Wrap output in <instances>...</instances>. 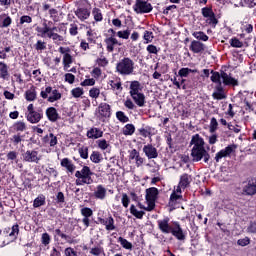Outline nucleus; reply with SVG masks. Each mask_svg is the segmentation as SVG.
Here are the masks:
<instances>
[{
	"label": "nucleus",
	"instance_id": "f03ea898",
	"mask_svg": "<svg viewBox=\"0 0 256 256\" xmlns=\"http://www.w3.org/2000/svg\"><path fill=\"white\" fill-rule=\"evenodd\" d=\"M190 145H193L191 150V157L193 161H201V159H204V161H209V159H211L209 152H207L205 149V140L203 137H201V135H193Z\"/></svg>",
	"mask_w": 256,
	"mask_h": 256
},
{
	"label": "nucleus",
	"instance_id": "aec40b11",
	"mask_svg": "<svg viewBox=\"0 0 256 256\" xmlns=\"http://www.w3.org/2000/svg\"><path fill=\"white\" fill-rule=\"evenodd\" d=\"M138 133L141 137L147 139V137H153V135H155V128L149 125L145 126V124H143V126L138 129Z\"/></svg>",
	"mask_w": 256,
	"mask_h": 256
},
{
	"label": "nucleus",
	"instance_id": "69168bd1",
	"mask_svg": "<svg viewBox=\"0 0 256 256\" xmlns=\"http://www.w3.org/2000/svg\"><path fill=\"white\" fill-rule=\"evenodd\" d=\"M113 223H114L113 217L107 218L105 222L107 231H113L115 229V225H113Z\"/></svg>",
	"mask_w": 256,
	"mask_h": 256
},
{
	"label": "nucleus",
	"instance_id": "f8f14e48",
	"mask_svg": "<svg viewBox=\"0 0 256 256\" xmlns=\"http://www.w3.org/2000/svg\"><path fill=\"white\" fill-rule=\"evenodd\" d=\"M104 43L108 53H113V51H115V47H121V45H123V43L119 42L116 37H106L104 39Z\"/></svg>",
	"mask_w": 256,
	"mask_h": 256
},
{
	"label": "nucleus",
	"instance_id": "de8ad7c7",
	"mask_svg": "<svg viewBox=\"0 0 256 256\" xmlns=\"http://www.w3.org/2000/svg\"><path fill=\"white\" fill-rule=\"evenodd\" d=\"M83 93H85V91L81 87H76L71 90V95L75 99H79V97H81Z\"/></svg>",
	"mask_w": 256,
	"mask_h": 256
},
{
	"label": "nucleus",
	"instance_id": "6e6552de",
	"mask_svg": "<svg viewBox=\"0 0 256 256\" xmlns=\"http://www.w3.org/2000/svg\"><path fill=\"white\" fill-rule=\"evenodd\" d=\"M133 10L135 13L143 15L145 13H151V11H153V5L145 0H136L133 5Z\"/></svg>",
	"mask_w": 256,
	"mask_h": 256
},
{
	"label": "nucleus",
	"instance_id": "5701e85b",
	"mask_svg": "<svg viewBox=\"0 0 256 256\" xmlns=\"http://www.w3.org/2000/svg\"><path fill=\"white\" fill-rule=\"evenodd\" d=\"M11 23H13V19L11 16H9V14H0V29H7V27L11 26Z\"/></svg>",
	"mask_w": 256,
	"mask_h": 256
},
{
	"label": "nucleus",
	"instance_id": "0eeeda50",
	"mask_svg": "<svg viewBox=\"0 0 256 256\" xmlns=\"http://www.w3.org/2000/svg\"><path fill=\"white\" fill-rule=\"evenodd\" d=\"M28 113L26 114V119L29 123L36 124L43 119V109L38 108L35 110V106L33 104H29L27 107Z\"/></svg>",
	"mask_w": 256,
	"mask_h": 256
},
{
	"label": "nucleus",
	"instance_id": "b1692460",
	"mask_svg": "<svg viewBox=\"0 0 256 256\" xmlns=\"http://www.w3.org/2000/svg\"><path fill=\"white\" fill-rule=\"evenodd\" d=\"M141 91H143L141 82L137 80L130 81L129 95H135L136 93H141Z\"/></svg>",
	"mask_w": 256,
	"mask_h": 256
},
{
	"label": "nucleus",
	"instance_id": "052dcab7",
	"mask_svg": "<svg viewBox=\"0 0 256 256\" xmlns=\"http://www.w3.org/2000/svg\"><path fill=\"white\" fill-rule=\"evenodd\" d=\"M103 155L99 151H93L90 155V161H102Z\"/></svg>",
	"mask_w": 256,
	"mask_h": 256
},
{
	"label": "nucleus",
	"instance_id": "c756f323",
	"mask_svg": "<svg viewBox=\"0 0 256 256\" xmlns=\"http://www.w3.org/2000/svg\"><path fill=\"white\" fill-rule=\"evenodd\" d=\"M216 178L223 183H229V181H231V175H229L227 170H221V172L216 175Z\"/></svg>",
	"mask_w": 256,
	"mask_h": 256
},
{
	"label": "nucleus",
	"instance_id": "49530a36",
	"mask_svg": "<svg viewBox=\"0 0 256 256\" xmlns=\"http://www.w3.org/2000/svg\"><path fill=\"white\" fill-rule=\"evenodd\" d=\"M81 159H89V147L83 146L78 149Z\"/></svg>",
	"mask_w": 256,
	"mask_h": 256
},
{
	"label": "nucleus",
	"instance_id": "3c124183",
	"mask_svg": "<svg viewBox=\"0 0 256 256\" xmlns=\"http://www.w3.org/2000/svg\"><path fill=\"white\" fill-rule=\"evenodd\" d=\"M230 45L235 49H241L243 47V42H241L237 37H233L230 40Z\"/></svg>",
	"mask_w": 256,
	"mask_h": 256
},
{
	"label": "nucleus",
	"instance_id": "6ab92c4d",
	"mask_svg": "<svg viewBox=\"0 0 256 256\" xmlns=\"http://www.w3.org/2000/svg\"><path fill=\"white\" fill-rule=\"evenodd\" d=\"M10 131L12 133L20 134L23 133L24 131H27V124L24 121H16L12 124L10 127Z\"/></svg>",
	"mask_w": 256,
	"mask_h": 256
},
{
	"label": "nucleus",
	"instance_id": "f704fd0d",
	"mask_svg": "<svg viewBox=\"0 0 256 256\" xmlns=\"http://www.w3.org/2000/svg\"><path fill=\"white\" fill-rule=\"evenodd\" d=\"M92 15L94 17V21H96V23H101V21H103V12H101V9L95 7L92 10Z\"/></svg>",
	"mask_w": 256,
	"mask_h": 256
},
{
	"label": "nucleus",
	"instance_id": "774afa93",
	"mask_svg": "<svg viewBox=\"0 0 256 256\" xmlns=\"http://www.w3.org/2000/svg\"><path fill=\"white\" fill-rule=\"evenodd\" d=\"M96 64L98 65V67H107V65H109V60H107V58H98L96 60Z\"/></svg>",
	"mask_w": 256,
	"mask_h": 256
},
{
	"label": "nucleus",
	"instance_id": "e433bc0d",
	"mask_svg": "<svg viewBox=\"0 0 256 256\" xmlns=\"http://www.w3.org/2000/svg\"><path fill=\"white\" fill-rule=\"evenodd\" d=\"M72 63H73V56H71L69 53H65V55H63L64 69H69Z\"/></svg>",
	"mask_w": 256,
	"mask_h": 256
},
{
	"label": "nucleus",
	"instance_id": "37998d69",
	"mask_svg": "<svg viewBox=\"0 0 256 256\" xmlns=\"http://www.w3.org/2000/svg\"><path fill=\"white\" fill-rule=\"evenodd\" d=\"M130 213L134 215L136 219H143V215H145V212L137 210V208H135V205H131Z\"/></svg>",
	"mask_w": 256,
	"mask_h": 256
},
{
	"label": "nucleus",
	"instance_id": "bb28decb",
	"mask_svg": "<svg viewBox=\"0 0 256 256\" xmlns=\"http://www.w3.org/2000/svg\"><path fill=\"white\" fill-rule=\"evenodd\" d=\"M9 66L5 62H0V79L3 81H9Z\"/></svg>",
	"mask_w": 256,
	"mask_h": 256
},
{
	"label": "nucleus",
	"instance_id": "a211bd4d",
	"mask_svg": "<svg viewBox=\"0 0 256 256\" xmlns=\"http://www.w3.org/2000/svg\"><path fill=\"white\" fill-rule=\"evenodd\" d=\"M143 153L147 156L148 159H157V157H159L157 148L151 144H147L143 147Z\"/></svg>",
	"mask_w": 256,
	"mask_h": 256
},
{
	"label": "nucleus",
	"instance_id": "680f3d73",
	"mask_svg": "<svg viewBox=\"0 0 256 256\" xmlns=\"http://www.w3.org/2000/svg\"><path fill=\"white\" fill-rule=\"evenodd\" d=\"M208 25H213V27L217 26V23H219V20H217V17L215 16V13L206 17Z\"/></svg>",
	"mask_w": 256,
	"mask_h": 256
},
{
	"label": "nucleus",
	"instance_id": "603ef678",
	"mask_svg": "<svg viewBox=\"0 0 256 256\" xmlns=\"http://www.w3.org/2000/svg\"><path fill=\"white\" fill-rule=\"evenodd\" d=\"M241 7H248V9H253L256 6L255 0H241Z\"/></svg>",
	"mask_w": 256,
	"mask_h": 256
},
{
	"label": "nucleus",
	"instance_id": "412c9836",
	"mask_svg": "<svg viewBox=\"0 0 256 256\" xmlns=\"http://www.w3.org/2000/svg\"><path fill=\"white\" fill-rule=\"evenodd\" d=\"M86 137H88V139H101V137H103V130H101V128L92 127L87 131Z\"/></svg>",
	"mask_w": 256,
	"mask_h": 256
},
{
	"label": "nucleus",
	"instance_id": "20e7f679",
	"mask_svg": "<svg viewBox=\"0 0 256 256\" xmlns=\"http://www.w3.org/2000/svg\"><path fill=\"white\" fill-rule=\"evenodd\" d=\"M115 69L116 73H118V75H122L123 77L133 75V71H135V62L129 57H124L116 64Z\"/></svg>",
	"mask_w": 256,
	"mask_h": 256
},
{
	"label": "nucleus",
	"instance_id": "ea45409f",
	"mask_svg": "<svg viewBox=\"0 0 256 256\" xmlns=\"http://www.w3.org/2000/svg\"><path fill=\"white\" fill-rule=\"evenodd\" d=\"M192 35L195 39H198V41H209V36L203 31L194 32Z\"/></svg>",
	"mask_w": 256,
	"mask_h": 256
},
{
	"label": "nucleus",
	"instance_id": "0e129e2a",
	"mask_svg": "<svg viewBox=\"0 0 256 256\" xmlns=\"http://www.w3.org/2000/svg\"><path fill=\"white\" fill-rule=\"evenodd\" d=\"M91 75L92 77H94V79H99V77L103 75V71L101 70L100 67H94L93 70L91 71Z\"/></svg>",
	"mask_w": 256,
	"mask_h": 256
},
{
	"label": "nucleus",
	"instance_id": "393cba45",
	"mask_svg": "<svg viewBox=\"0 0 256 256\" xmlns=\"http://www.w3.org/2000/svg\"><path fill=\"white\" fill-rule=\"evenodd\" d=\"M158 227L162 233L169 234L173 229V226L169 225V218H165L163 220L158 221Z\"/></svg>",
	"mask_w": 256,
	"mask_h": 256
},
{
	"label": "nucleus",
	"instance_id": "cd10ccee",
	"mask_svg": "<svg viewBox=\"0 0 256 256\" xmlns=\"http://www.w3.org/2000/svg\"><path fill=\"white\" fill-rule=\"evenodd\" d=\"M24 161H39V152L36 150H28L23 154Z\"/></svg>",
	"mask_w": 256,
	"mask_h": 256
},
{
	"label": "nucleus",
	"instance_id": "39448f33",
	"mask_svg": "<svg viewBox=\"0 0 256 256\" xmlns=\"http://www.w3.org/2000/svg\"><path fill=\"white\" fill-rule=\"evenodd\" d=\"M92 175L93 172H91V169L84 166L81 171H76L75 173V177L77 178L76 185H91L93 183Z\"/></svg>",
	"mask_w": 256,
	"mask_h": 256
},
{
	"label": "nucleus",
	"instance_id": "13d9d810",
	"mask_svg": "<svg viewBox=\"0 0 256 256\" xmlns=\"http://www.w3.org/2000/svg\"><path fill=\"white\" fill-rule=\"evenodd\" d=\"M119 243L124 247V249H133V244L123 237H119Z\"/></svg>",
	"mask_w": 256,
	"mask_h": 256
},
{
	"label": "nucleus",
	"instance_id": "e2e57ef3",
	"mask_svg": "<svg viewBox=\"0 0 256 256\" xmlns=\"http://www.w3.org/2000/svg\"><path fill=\"white\" fill-rule=\"evenodd\" d=\"M99 149H102V151H105V149L109 148V143L105 139H100L96 141Z\"/></svg>",
	"mask_w": 256,
	"mask_h": 256
},
{
	"label": "nucleus",
	"instance_id": "4468645a",
	"mask_svg": "<svg viewBox=\"0 0 256 256\" xmlns=\"http://www.w3.org/2000/svg\"><path fill=\"white\" fill-rule=\"evenodd\" d=\"M212 97L213 99H216V101L227 99V94H225V88H223V84H216Z\"/></svg>",
	"mask_w": 256,
	"mask_h": 256
},
{
	"label": "nucleus",
	"instance_id": "09e8293b",
	"mask_svg": "<svg viewBox=\"0 0 256 256\" xmlns=\"http://www.w3.org/2000/svg\"><path fill=\"white\" fill-rule=\"evenodd\" d=\"M48 13L50 15V19H52L54 23H57V21H59V11H57V9L51 8L49 9Z\"/></svg>",
	"mask_w": 256,
	"mask_h": 256
},
{
	"label": "nucleus",
	"instance_id": "2eb2a0df",
	"mask_svg": "<svg viewBox=\"0 0 256 256\" xmlns=\"http://www.w3.org/2000/svg\"><path fill=\"white\" fill-rule=\"evenodd\" d=\"M74 14L79 19V21H87V19H89V17H91V10H89L88 8H84V7H78L74 11Z\"/></svg>",
	"mask_w": 256,
	"mask_h": 256
},
{
	"label": "nucleus",
	"instance_id": "4d7b16f0",
	"mask_svg": "<svg viewBox=\"0 0 256 256\" xmlns=\"http://www.w3.org/2000/svg\"><path fill=\"white\" fill-rule=\"evenodd\" d=\"M45 205V196L41 195L38 196L35 200H34V204L33 207L37 208V207H41Z\"/></svg>",
	"mask_w": 256,
	"mask_h": 256
},
{
	"label": "nucleus",
	"instance_id": "a19ab883",
	"mask_svg": "<svg viewBox=\"0 0 256 256\" xmlns=\"http://www.w3.org/2000/svg\"><path fill=\"white\" fill-rule=\"evenodd\" d=\"M106 194H107V190L104 187H102L101 185H99L95 192V197L97 199H105Z\"/></svg>",
	"mask_w": 256,
	"mask_h": 256
},
{
	"label": "nucleus",
	"instance_id": "f257e3e1",
	"mask_svg": "<svg viewBox=\"0 0 256 256\" xmlns=\"http://www.w3.org/2000/svg\"><path fill=\"white\" fill-rule=\"evenodd\" d=\"M43 27L37 26L35 31L37 33V37H42L43 39L48 38L52 39V41L59 45L65 41V37L61 36L57 31L61 32V28L53 26V21L45 20L42 24Z\"/></svg>",
	"mask_w": 256,
	"mask_h": 256
},
{
	"label": "nucleus",
	"instance_id": "7ed1b4c3",
	"mask_svg": "<svg viewBox=\"0 0 256 256\" xmlns=\"http://www.w3.org/2000/svg\"><path fill=\"white\" fill-rule=\"evenodd\" d=\"M210 81L212 83H216V85H225L226 87H239V80L231 77V74H227V72L220 70V72L211 70Z\"/></svg>",
	"mask_w": 256,
	"mask_h": 256
},
{
	"label": "nucleus",
	"instance_id": "9d476101",
	"mask_svg": "<svg viewBox=\"0 0 256 256\" xmlns=\"http://www.w3.org/2000/svg\"><path fill=\"white\" fill-rule=\"evenodd\" d=\"M235 151H237L236 144H230L224 149L220 150L215 155V161H220V159H224L226 157H231V155H235Z\"/></svg>",
	"mask_w": 256,
	"mask_h": 256
},
{
	"label": "nucleus",
	"instance_id": "4be33fe9",
	"mask_svg": "<svg viewBox=\"0 0 256 256\" xmlns=\"http://www.w3.org/2000/svg\"><path fill=\"white\" fill-rule=\"evenodd\" d=\"M130 97L133 99L134 103L138 107H145V94L143 92H138L136 94H131Z\"/></svg>",
	"mask_w": 256,
	"mask_h": 256
},
{
	"label": "nucleus",
	"instance_id": "423d86ee",
	"mask_svg": "<svg viewBox=\"0 0 256 256\" xmlns=\"http://www.w3.org/2000/svg\"><path fill=\"white\" fill-rule=\"evenodd\" d=\"M40 97H42V99H47L48 103H55V101H59V99H61L62 95L59 90H53V87L46 86L45 89L42 88Z\"/></svg>",
	"mask_w": 256,
	"mask_h": 256
},
{
	"label": "nucleus",
	"instance_id": "9b49d317",
	"mask_svg": "<svg viewBox=\"0 0 256 256\" xmlns=\"http://www.w3.org/2000/svg\"><path fill=\"white\" fill-rule=\"evenodd\" d=\"M98 115L100 119L111 118V105L105 102H101L98 106Z\"/></svg>",
	"mask_w": 256,
	"mask_h": 256
},
{
	"label": "nucleus",
	"instance_id": "79ce46f5",
	"mask_svg": "<svg viewBox=\"0 0 256 256\" xmlns=\"http://www.w3.org/2000/svg\"><path fill=\"white\" fill-rule=\"evenodd\" d=\"M219 129V122H217V118L212 117L210 120V125H209V132L210 133H215Z\"/></svg>",
	"mask_w": 256,
	"mask_h": 256
},
{
	"label": "nucleus",
	"instance_id": "c85d7f7f",
	"mask_svg": "<svg viewBox=\"0 0 256 256\" xmlns=\"http://www.w3.org/2000/svg\"><path fill=\"white\" fill-rule=\"evenodd\" d=\"M185 81H187L185 78H182L180 80V89H183V91H186V89H197L199 87V82L194 81L190 84H185Z\"/></svg>",
	"mask_w": 256,
	"mask_h": 256
},
{
	"label": "nucleus",
	"instance_id": "f3484780",
	"mask_svg": "<svg viewBox=\"0 0 256 256\" xmlns=\"http://www.w3.org/2000/svg\"><path fill=\"white\" fill-rule=\"evenodd\" d=\"M108 85H110L112 91H116V95L123 92V82L120 77L109 80Z\"/></svg>",
	"mask_w": 256,
	"mask_h": 256
},
{
	"label": "nucleus",
	"instance_id": "473e14b6",
	"mask_svg": "<svg viewBox=\"0 0 256 256\" xmlns=\"http://www.w3.org/2000/svg\"><path fill=\"white\" fill-rule=\"evenodd\" d=\"M34 49L37 53H43L47 49V42L43 40H37L34 44Z\"/></svg>",
	"mask_w": 256,
	"mask_h": 256
},
{
	"label": "nucleus",
	"instance_id": "864d4df0",
	"mask_svg": "<svg viewBox=\"0 0 256 256\" xmlns=\"http://www.w3.org/2000/svg\"><path fill=\"white\" fill-rule=\"evenodd\" d=\"M10 141H11L12 145L17 146V145H19V143H21L23 141V136H21L20 134H14L10 138Z\"/></svg>",
	"mask_w": 256,
	"mask_h": 256
},
{
	"label": "nucleus",
	"instance_id": "8fccbe9b",
	"mask_svg": "<svg viewBox=\"0 0 256 256\" xmlns=\"http://www.w3.org/2000/svg\"><path fill=\"white\" fill-rule=\"evenodd\" d=\"M99 95H101V90L97 87H93L89 90V97L92 99H99Z\"/></svg>",
	"mask_w": 256,
	"mask_h": 256
},
{
	"label": "nucleus",
	"instance_id": "c03bdc74",
	"mask_svg": "<svg viewBox=\"0 0 256 256\" xmlns=\"http://www.w3.org/2000/svg\"><path fill=\"white\" fill-rule=\"evenodd\" d=\"M116 118L118 121H120V123H129V116H126L125 112L123 111H117Z\"/></svg>",
	"mask_w": 256,
	"mask_h": 256
},
{
	"label": "nucleus",
	"instance_id": "a18cd8bd",
	"mask_svg": "<svg viewBox=\"0 0 256 256\" xmlns=\"http://www.w3.org/2000/svg\"><path fill=\"white\" fill-rule=\"evenodd\" d=\"M131 36V30H120L116 33V37H119V39H129Z\"/></svg>",
	"mask_w": 256,
	"mask_h": 256
},
{
	"label": "nucleus",
	"instance_id": "58836bf2",
	"mask_svg": "<svg viewBox=\"0 0 256 256\" xmlns=\"http://www.w3.org/2000/svg\"><path fill=\"white\" fill-rule=\"evenodd\" d=\"M129 159L132 161H143V158H141V155L139 154V151H137V149H132L129 151Z\"/></svg>",
	"mask_w": 256,
	"mask_h": 256
},
{
	"label": "nucleus",
	"instance_id": "a878e982",
	"mask_svg": "<svg viewBox=\"0 0 256 256\" xmlns=\"http://www.w3.org/2000/svg\"><path fill=\"white\" fill-rule=\"evenodd\" d=\"M189 49L192 51V53H203V51H205V44L200 41L193 40Z\"/></svg>",
	"mask_w": 256,
	"mask_h": 256
},
{
	"label": "nucleus",
	"instance_id": "72a5a7b5",
	"mask_svg": "<svg viewBox=\"0 0 256 256\" xmlns=\"http://www.w3.org/2000/svg\"><path fill=\"white\" fill-rule=\"evenodd\" d=\"M26 101H35L37 99V90L35 88H31L25 92Z\"/></svg>",
	"mask_w": 256,
	"mask_h": 256
},
{
	"label": "nucleus",
	"instance_id": "bf43d9fd",
	"mask_svg": "<svg viewBox=\"0 0 256 256\" xmlns=\"http://www.w3.org/2000/svg\"><path fill=\"white\" fill-rule=\"evenodd\" d=\"M61 165L65 167V169H67V171H69L70 173H73V171H75V165H73L71 161H62Z\"/></svg>",
	"mask_w": 256,
	"mask_h": 256
},
{
	"label": "nucleus",
	"instance_id": "5fc2aeb1",
	"mask_svg": "<svg viewBox=\"0 0 256 256\" xmlns=\"http://www.w3.org/2000/svg\"><path fill=\"white\" fill-rule=\"evenodd\" d=\"M143 39L146 41V43H152L153 39H155V36H153V32L146 30L144 31Z\"/></svg>",
	"mask_w": 256,
	"mask_h": 256
},
{
	"label": "nucleus",
	"instance_id": "dca6fc26",
	"mask_svg": "<svg viewBox=\"0 0 256 256\" xmlns=\"http://www.w3.org/2000/svg\"><path fill=\"white\" fill-rule=\"evenodd\" d=\"M170 233L179 241L185 240V234H183V229L181 228L179 222H173L172 230Z\"/></svg>",
	"mask_w": 256,
	"mask_h": 256
},
{
	"label": "nucleus",
	"instance_id": "ddd939ff",
	"mask_svg": "<svg viewBox=\"0 0 256 256\" xmlns=\"http://www.w3.org/2000/svg\"><path fill=\"white\" fill-rule=\"evenodd\" d=\"M46 117L50 123H57L59 119H61V116L59 115V112H57V108L51 106L46 109Z\"/></svg>",
	"mask_w": 256,
	"mask_h": 256
},
{
	"label": "nucleus",
	"instance_id": "2f4dec72",
	"mask_svg": "<svg viewBox=\"0 0 256 256\" xmlns=\"http://www.w3.org/2000/svg\"><path fill=\"white\" fill-rule=\"evenodd\" d=\"M190 73H199V70L191 69V68H181L178 71V77H181V78L185 77L186 78V77H189Z\"/></svg>",
	"mask_w": 256,
	"mask_h": 256
},
{
	"label": "nucleus",
	"instance_id": "7c9ffc66",
	"mask_svg": "<svg viewBox=\"0 0 256 256\" xmlns=\"http://www.w3.org/2000/svg\"><path fill=\"white\" fill-rule=\"evenodd\" d=\"M179 185L182 189H187V187L191 185V176H189V174H183L180 177Z\"/></svg>",
	"mask_w": 256,
	"mask_h": 256
},
{
	"label": "nucleus",
	"instance_id": "1a4fd4ad",
	"mask_svg": "<svg viewBox=\"0 0 256 256\" xmlns=\"http://www.w3.org/2000/svg\"><path fill=\"white\" fill-rule=\"evenodd\" d=\"M157 195H159L157 188L152 187L146 189V201L148 206L145 208V211H153L155 209V199H157Z\"/></svg>",
	"mask_w": 256,
	"mask_h": 256
},
{
	"label": "nucleus",
	"instance_id": "4c0bfd02",
	"mask_svg": "<svg viewBox=\"0 0 256 256\" xmlns=\"http://www.w3.org/2000/svg\"><path fill=\"white\" fill-rule=\"evenodd\" d=\"M243 192L246 195H255L256 194V184H248L243 188Z\"/></svg>",
	"mask_w": 256,
	"mask_h": 256
},
{
	"label": "nucleus",
	"instance_id": "338daca9",
	"mask_svg": "<svg viewBox=\"0 0 256 256\" xmlns=\"http://www.w3.org/2000/svg\"><path fill=\"white\" fill-rule=\"evenodd\" d=\"M69 33L72 37L79 35V27L77 24H70Z\"/></svg>",
	"mask_w": 256,
	"mask_h": 256
},
{
	"label": "nucleus",
	"instance_id": "6e6d98bb",
	"mask_svg": "<svg viewBox=\"0 0 256 256\" xmlns=\"http://www.w3.org/2000/svg\"><path fill=\"white\" fill-rule=\"evenodd\" d=\"M202 16L207 19V17H211L215 12H213V8L211 7H204L201 9Z\"/></svg>",
	"mask_w": 256,
	"mask_h": 256
},
{
	"label": "nucleus",
	"instance_id": "c9c22d12",
	"mask_svg": "<svg viewBox=\"0 0 256 256\" xmlns=\"http://www.w3.org/2000/svg\"><path fill=\"white\" fill-rule=\"evenodd\" d=\"M122 133L123 135L127 136H131L135 133V125L133 124H126L123 129H122Z\"/></svg>",
	"mask_w": 256,
	"mask_h": 256
}]
</instances>
